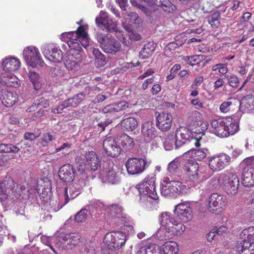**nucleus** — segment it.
I'll list each match as a JSON object with an SVG mask.
<instances>
[{"mask_svg": "<svg viewBox=\"0 0 254 254\" xmlns=\"http://www.w3.org/2000/svg\"><path fill=\"white\" fill-rule=\"evenodd\" d=\"M127 235L122 231L108 232L104 238L105 247L102 248V254H117L125 245Z\"/></svg>", "mask_w": 254, "mask_h": 254, "instance_id": "obj_1", "label": "nucleus"}, {"mask_svg": "<svg viewBox=\"0 0 254 254\" xmlns=\"http://www.w3.org/2000/svg\"><path fill=\"white\" fill-rule=\"evenodd\" d=\"M159 221L165 228L166 235L169 239L181 234L185 230V226L182 223L176 220L169 212H162L159 216Z\"/></svg>", "mask_w": 254, "mask_h": 254, "instance_id": "obj_2", "label": "nucleus"}, {"mask_svg": "<svg viewBox=\"0 0 254 254\" xmlns=\"http://www.w3.org/2000/svg\"><path fill=\"white\" fill-rule=\"evenodd\" d=\"M95 38L99 43L100 48L106 53L115 55L121 50V44L111 35L104 34L102 31H97L95 34Z\"/></svg>", "mask_w": 254, "mask_h": 254, "instance_id": "obj_3", "label": "nucleus"}, {"mask_svg": "<svg viewBox=\"0 0 254 254\" xmlns=\"http://www.w3.org/2000/svg\"><path fill=\"white\" fill-rule=\"evenodd\" d=\"M186 187L181 182L171 180L168 177H166L163 178L161 183V193L165 197H176L182 193Z\"/></svg>", "mask_w": 254, "mask_h": 254, "instance_id": "obj_4", "label": "nucleus"}, {"mask_svg": "<svg viewBox=\"0 0 254 254\" xmlns=\"http://www.w3.org/2000/svg\"><path fill=\"white\" fill-rule=\"evenodd\" d=\"M154 176H148L143 181L136 186L139 194L142 196H148L156 200L158 198L156 191Z\"/></svg>", "mask_w": 254, "mask_h": 254, "instance_id": "obj_5", "label": "nucleus"}, {"mask_svg": "<svg viewBox=\"0 0 254 254\" xmlns=\"http://www.w3.org/2000/svg\"><path fill=\"white\" fill-rule=\"evenodd\" d=\"M223 178L222 185L224 191L229 195H235L238 191L239 180L237 175L233 173L227 172L221 175Z\"/></svg>", "mask_w": 254, "mask_h": 254, "instance_id": "obj_6", "label": "nucleus"}, {"mask_svg": "<svg viewBox=\"0 0 254 254\" xmlns=\"http://www.w3.org/2000/svg\"><path fill=\"white\" fill-rule=\"evenodd\" d=\"M176 136V149L179 148L185 144L190 142L195 145L196 147L200 146L199 140L201 138L199 137L197 138L192 136V133L189 129L182 128L177 129L175 133Z\"/></svg>", "mask_w": 254, "mask_h": 254, "instance_id": "obj_7", "label": "nucleus"}, {"mask_svg": "<svg viewBox=\"0 0 254 254\" xmlns=\"http://www.w3.org/2000/svg\"><path fill=\"white\" fill-rule=\"evenodd\" d=\"M23 56L30 66L33 67L42 66L43 62L37 48L34 47L26 48L23 50Z\"/></svg>", "mask_w": 254, "mask_h": 254, "instance_id": "obj_8", "label": "nucleus"}, {"mask_svg": "<svg viewBox=\"0 0 254 254\" xmlns=\"http://www.w3.org/2000/svg\"><path fill=\"white\" fill-rule=\"evenodd\" d=\"M146 166V161L139 158H129L126 163L127 172L130 175H137L142 173Z\"/></svg>", "mask_w": 254, "mask_h": 254, "instance_id": "obj_9", "label": "nucleus"}, {"mask_svg": "<svg viewBox=\"0 0 254 254\" xmlns=\"http://www.w3.org/2000/svg\"><path fill=\"white\" fill-rule=\"evenodd\" d=\"M208 210L212 213H219L226 205V197L217 193L211 194L208 199Z\"/></svg>", "mask_w": 254, "mask_h": 254, "instance_id": "obj_10", "label": "nucleus"}, {"mask_svg": "<svg viewBox=\"0 0 254 254\" xmlns=\"http://www.w3.org/2000/svg\"><path fill=\"white\" fill-rule=\"evenodd\" d=\"M231 158L225 153H220L212 157L209 160V166L213 171H219L230 164Z\"/></svg>", "mask_w": 254, "mask_h": 254, "instance_id": "obj_11", "label": "nucleus"}, {"mask_svg": "<svg viewBox=\"0 0 254 254\" xmlns=\"http://www.w3.org/2000/svg\"><path fill=\"white\" fill-rule=\"evenodd\" d=\"M156 126L158 128L162 131H168L172 125V116L168 112L155 113Z\"/></svg>", "mask_w": 254, "mask_h": 254, "instance_id": "obj_12", "label": "nucleus"}, {"mask_svg": "<svg viewBox=\"0 0 254 254\" xmlns=\"http://www.w3.org/2000/svg\"><path fill=\"white\" fill-rule=\"evenodd\" d=\"M103 148L106 154L111 157L118 156L121 152V147L119 142L113 137H108L103 143Z\"/></svg>", "mask_w": 254, "mask_h": 254, "instance_id": "obj_13", "label": "nucleus"}, {"mask_svg": "<svg viewBox=\"0 0 254 254\" xmlns=\"http://www.w3.org/2000/svg\"><path fill=\"white\" fill-rule=\"evenodd\" d=\"M43 53L49 61L54 62H60L63 60L62 51L53 45H46L43 48Z\"/></svg>", "mask_w": 254, "mask_h": 254, "instance_id": "obj_14", "label": "nucleus"}, {"mask_svg": "<svg viewBox=\"0 0 254 254\" xmlns=\"http://www.w3.org/2000/svg\"><path fill=\"white\" fill-rule=\"evenodd\" d=\"M81 54L76 51H68L64 57V65L69 70L76 68L81 62Z\"/></svg>", "mask_w": 254, "mask_h": 254, "instance_id": "obj_15", "label": "nucleus"}, {"mask_svg": "<svg viewBox=\"0 0 254 254\" xmlns=\"http://www.w3.org/2000/svg\"><path fill=\"white\" fill-rule=\"evenodd\" d=\"M187 116L188 119V122L192 127H200L202 126L201 131L198 129L195 132L198 131L199 133H202L207 128V123L206 122H202L201 121L200 112L195 110H190L187 113Z\"/></svg>", "mask_w": 254, "mask_h": 254, "instance_id": "obj_16", "label": "nucleus"}, {"mask_svg": "<svg viewBox=\"0 0 254 254\" xmlns=\"http://www.w3.org/2000/svg\"><path fill=\"white\" fill-rule=\"evenodd\" d=\"M174 213L184 222H188L192 218V210L188 202L176 205Z\"/></svg>", "mask_w": 254, "mask_h": 254, "instance_id": "obj_17", "label": "nucleus"}, {"mask_svg": "<svg viewBox=\"0 0 254 254\" xmlns=\"http://www.w3.org/2000/svg\"><path fill=\"white\" fill-rule=\"evenodd\" d=\"M189 179L191 182L198 180L199 174L198 173V164L193 160H188L183 167Z\"/></svg>", "mask_w": 254, "mask_h": 254, "instance_id": "obj_18", "label": "nucleus"}, {"mask_svg": "<svg viewBox=\"0 0 254 254\" xmlns=\"http://www.w3.org/2000/svg\"><path fill=\"white\" fill-rule=\"evenodd\" d=\"M75 172V171L73 166L69 164H66L60 168L58 175L60 179L63 182L69 183L74 180Z\"/></svg>", "mask_w": 254, "mask_h": 254, "instance_id": "obj_19", "label": "nucleus"}, {"mask_svg": "<svg viewBox=\"0 0 254 254\" xmlns=\"http://www.w3.org/2000/svg\"><path fill=\"white\" fill-rule=\"evenodd\" d=\"M102 181L111 185H118L121 182V174L112 167L109 168L102 175Z\"/></svg>", "mask_w": 254, "mask_h": 254, "instance_id": "obj_20", "label": "nucleus"}, {"mask_svg": "<svg viewBox=\"0 0 254 254\" xmlns=\"http://www.w3.org/2000/svg\"><path fill=\"white\" fill-rule=\"evenodd\" d=\"M85 157L86 159L85 165L87 169L95 171L100 167V160L95 152L89 151L86 153Z\"/></svg>", "mask_w": 254, "mask_h": 254, "instance_id": "obj_21", "label": "nucleus"}, {"mask_svg": "<svg viewBox=\"0 0 254 254\" xmlns=\"http://www.w3.org/2000/svg\"><path fill=\"white\" fill-rule=\"evenodd\" d=\"M225 122V119H218L213 120L211 121V126L213 129V132L217 136L221 137H226L228 136V134L225 132V124H228Z\"/></svg>", "mask_w": 254, "mask_h": 254, "instance_id": "obj_22", "label": "nucleus"}, {"mask_svg": "<svg viewBox=\"0 0 254 254\" xmlns=\"http://www.w3.org/2000/svg\"><path fill=\"white\" fill-rule=\"evenodd\" d=\"M141 133L145 139L150 141L157 136V131L152 122H145L142 124Z\"/></svg>", "mask_w": 254, "mask_h": 254, "instance_id": "obj_23", "label": "nucleus"}, {"mask_svg": "<svg viewBox=\"0 0 254 254\" xmlns=\"http://www.w3.org/2000/svg\"><path fill=\"white\" fill-rule=\"evenodd\" d=\"M243 168L242 184L246 187H251L254 186V170L247 165Z\"/></svg>", "mask_w": 254, "mask_h": 254, "instance_id": "obj_24", "label": "nucleus"}, {"mask_svg": "<svg viewBox=\"0 0 254 254\" xmlns=\"http://www.w3.org/2000/svg\"><path fill=\"white\" fill-rule=\"evenodd\" d=\"M96 24L98 26H103L109 32L116 31V24L112 21H109V18L105 13H100L99 16L95 19Z\"/></svg>", "mask_w": 254, "mask_h": 254, "instance_id": "obj_25", "label": "nucleus"}, {"mask_svg": "<svg viewBox=\"0 0 254 254\" xmlns=\"http://www.w3.org/2000/svg\"><path fill=\"white\" fill-rule=\"evenodd\" d=\"M2 66L4 70L15 71L18 69L20 67V63L16 58H8L3 60Z\"/></svg>", "mask_w": 254, "mask_h": 254, "instance_id": "obj_26", "label": "nucleus"}, {"mask_svg": "<svg viewBox=\"0 0 254 254\" xmlns=\"http://www.w3.org/2000/svg\"><path fill=\"white\" fill-rule=\"evenodd\" d=\"M28 76L35 90H37L41 88L44 83V79L39 73L33 70H30Z\"/></svg>", "mask_w": 254, "mask_h": 254, "instance_id": "obj_27", "label": "nucleus"}, {"mask_svg": "<svg viewBox=\"0 0 254 254\" xmlns=\"http://www.w3.org/2000/svg\"><path fill=\"white\" fill-rule=\"evenodd\" d=\"M17 100V94L10 91H4L2 94V98L1 99L3 105L7 107L12 106Z\"/></svg>", "mask_w": 254, "mask_h": 254, "instance_id": "obj_28", "label": "nucleus"}, {"mask_svg": "<svg viewBox=\"0 0 254 254\" xmlns=\"http://www.w3.org/2000/svg\"><path fill=\"white\" fill-rule=\"evenodd\" d=\"M120 124L122 129L127 131H133L137 126V120L131 117L124 119L121 122Z\"/></svg>", "mask_w": 254, "mask_h": 254, "instance_id": "obj_29", "label": "nucleus"}, {"mask_svg": "<svg viewBox=\"0 0 254 254\" xmlns=\"http://www.w3.org/2000/svg\"><path fill=\"white\" fill-rule=\"evenodd\" d=\"M158 251V246L154 244L141 246L138 245L136 254H155Z\"/></svg>", "mask_w": 254, "mask_h": 254, "instance_id": "obj_30", "label": "nucleus"}, {"mask_svg": "<svg viewBox=\"0 0 254 254\" xmlns=\"http://www.w3.org/2000/svg\"><path fill=\"white\" fill-rule=\"evenodd\" d=\"M251 104H254V97L252 94H248L243 97L240 102V110L243 112L251 110Z\"/></svg>", "mask_w": 254, "mask_h": 254, "instance_id": "obj_31", "label": "nucleus"}, {"mask_svg": "<svg viewBox=\"0 0 254 254\" xmlns=\"http://www.w3.org/2000/svg\"><path fill=\"white\" fill-rule=\"evenodd\" d=\"M155 47V44L151 42L146 44L139 53V58L142 59L150 58L154 52Z\"/></svg>", "mask_w": 254, "mask_h": 254, "instance_id": "obj_32", "label": "nucleus"}, {"mask_svg": "<svg viewBox=\"0 0 254 254\" xmlns=\"http://www.w3.org/2000/svg\"><path fill=\"white\" fill-rule=\"evenodd\" d=\"M130 2L132 6L137 7L148 17L153 18L155 13L157 12L158 9H155L151 7H146L137 3L136 0H130Z\"/></svg>", "mask_w": 254, "mask_h": 254, "instance_id": "obj_33", "label": "nucleus"}, {"mask_svg": "<svg viewBox=\"0 0 254 254\" xmlns=\"http://www.w3.org/2000/svg\"><path fill=\"white\" fill-rule=\"evenodd\" d=\"M153 5H156L161 7L165 12L167 13L172 12L176 6L169 0H153Z\"/></svg>", "mask_w": 254, "mask_h": 254, "instance_id": "obj_34", "label": "nucleus"}, {"mask_svg": "<svg viewBox=\"0 0 254 254\" xmlns=\"http://www.w3.org/2000/svg\"><path fill=\"white\" fill-rule=\"evenodd\" d=\"M119 144L126 151L131 150L134 146L133 139L126 134H122L119 139Z\"/></svg>", "mask_w": 254, "mask_h": 254, "instance_id": "obj_35", "label": "nucleus"}, {"mask_svg": "<svg viewBox=\"0 0 254 254\" xmlns=\"http://www.w3.org/2000/svg\"><path fill=\"white\" fill-rule=\"evenodd\" d=\"M179 251L177 243L173 241L167 242L162 246L161 253L163 254H178Z\"/></svg>", "mask_w": 254, "mask_h": 254, "instance_id": "obj_36", "label": "nucleus"}, {"mask_svg": "<svg viewBox=\"0 0 254 254\" xmlns=\"http://www.w3.org/2000/svg\"><path fill=\"white\" fill-rule=\"evenodd\" d=\"M225 122L228 124H225V132L228 134V136L230 135H233L237 132L239 129V125L237 123L233 121L231 118H228L225 119Z\"/></svg>", "mask_w": 254, "mask_h": 254, "instance_id": "obj_37", "label": "nucleus"}, {"mask_svg": "<svg viewBox=\"0 0 254 254\" xmlns=\"http://www.w3.org/2000/svg\"><path fill=\"white\" fill-rule=\"evenodd\" d=\"M241 242L244 243L247 241H254V227H250L244 229L240 235Z\"/></svg>", "mask_w": 254, "mask_h": 254, "instance_id": "obj_38", "label": "nucleus"}, {"mask_svg": "<svg viewBox=\"0 0 254 254\" xmlns=\"http://www.w3.org/2000/svg\"><path fill=\"white\" fill-rule=\"evenodd\" d=\"M50 105V101L49 99L45 97H43L35 101L33 105L27 109L28 112L34 111L40 106L44 108H46Z\"/></svg>", "mask_w": 254, "mask_h": 254, "instance_id": "obj_39", "label": "nucleus"}, {"mask_svg": "<svg viewBox=\"0 0 254 254\" xmlns=\"http://www.w3.org/2000/svg\"><path fill=\"white\" fill-rule=\"evenodd\" d=\"M13 181L9 179L7 181H3L0 182V202H2L6 200L8 198L7 186L9 184H13Z\"/></svg>", "mask_w": 254, "mask_h": 254, "instance_id": "obj_40", "label": "nucleus"}, {"mask_svg": "<svg viewBox=\"0 0 254 254\" xmlns=\"http://www.w3.org/2000/svg\"><path fill=\"white\" fill-rule=\"evenodd\" d=\"M74 34H75V38L71 39L69 37L70 40L68 41L67 44L71 49L70 51H76L79 52L82 49L81 46L79 43L81 42V40H80V37L78 36V33L75 32Z\"/></svg>", "mask_w": 254, "mask_h": 254, "instance_id": "obj_41", "label": "nucleus"}, {"mask_svg": "<svg viewBox=\"0 0 254 254\" xmlns=\"http://www.w3.org/2000/svg\"><path fill=\"white\" fill-rule=\"evenodd\" d=\"M89 206H86L77 212L74 217V220L77 222H82L86 220L90 214Z\"/></svg>", "mask_w": 254, "mask_h": 254, "instance_id": "obj_42", "label": "nucleus"}, {"mask_svg": "<svg viewBox=\"0 0 254 254\" xmlns=\"http://www.w3.org/2000/svg\"><path fill=\"white\" fill-rule=\"evenodd\" d=\"M65 244L69 245V248L75 247L80 241V236L75 233L69 234L65 236Z\"/></svg>", "mask_w": 254, "mask_h": 254, "instance_id": "obj_43", "label": "nucleus"}, {"mask_svg": "<svg viewBox=\"0 0 254 254\" xmlns=\"http://www.w3.org/2000/svg\"><path fill=\"white\" fill-rule=\"evenodd\" d=\"M167 170L169 176H175L179 173V162L177 158L173 160L168 165Z\"/></svg>", "mask_w": 254, "mask_h": 254, "instance_id": "obj_44", "label": "nucleus"}, {"mask_svg": "<svg viewBox=\"0 0 254 254\" xmlns=\"http://www.w3.org/2000/svg\"><path fill=\"white\" fill-rule=\"evenodd\" d=\"M242 252L241 254H254V241H247V242H241Z\"/></svg>", "mask_w": 254, "mask_h": 254, "instance_id": "obj_45", "label": "nucleus"}, {"mask_svg": "<svg viewBox=\"0 0 254 254\" xmlns=\"http://www.w3.org/2000/svg\"><path fill=\"white\" fill-rule=\"evenodd\" d=\"M176 136L173 134H169L165 138L164 146L165 150H171L174 148L176 149Z\"/></svg>", "mask_w": 254, "mask_h": 254, "instance_id": "obj_46", "label": "nucleus"}, {"mask_svg": "<svg viewBox=\"0 0 254 254\" xmlns=\"http://www.w3.org/2000/svg\"><path fill=\"white\" fill-rule=\"evenodd\" d=\"M191 151V155L194 159L201 161L205 158L208 152V150L206 148H203L200 149H193Z\"/></svg>", "mask_w": 254, "mask_h": 254, "instance_id": "obj_47", "label": "nucleus"}, {"mask_svg": "<svg viewBox=\"0 0 254 254\" xmlns=\"http://www.w3.org/2000/svg\"><path fill=\"white\" fill-rule=\"evenodd\" d=\"M84 100L82 94L78 93L71 98L67 99L70 107L75 108L77 107Z\"/></svg>", "mask_w": 254, "mask_h": 254, "instance_id": "obj_48", "label": "nucleus"}, {"mask_svg": "<svg viewBox=\"0 0 254 254\" xmlns=\"http://www.w3.org/2000/svg\"><path fill=\"white\" fill-rule=\"evenodd\" d=\"M110 215L112 217L120 218L123 214V208L118 204H112L109 208Z\"/></svg>", "mask_w": 254, "mask_h": 254, "instance_id": "obj_49", "label": "nucleus"}, {"mask_svg": "<svg viewBox=\"0 0 254 254\" xmlns=\"http://www.w3.org/2000/svg\"><path fill=\"white\" fill-rule=\"evenodd\" d=\"M15 197L18 198L25 194V191L28 192V190H26L24 186H21L20 185L13 184V186L11 189Z\"/></svg>", "mask_w": 254, "mask_h": 254, "instance_id": "obj_50", "label": "nucleus"}, {"mask_svg": "<svg viewBox=\"0 0 254 254\" xmlns=\"http://www.w3.org/2000/svg\"><path fill=\"white\" fill-rule=\"evenodd\" d=\"M92 53L96 60L100 63L99 64L100 66L104 65L106 63V57L98 49L94 48Z\"/></svg>", "mask_w": 254, "mask_h": 254, "instance_id": "obj_51", "label": "nucleus"}, {"mask_svg": "<svg viewBox=\"0 0 254 254\" xmlns=\"http://www.w3.org/2000/svg\"><path fill=\"white\" fill-rule=\"evenodd\" d=\"M71 189L69 190L70 195H68V189L67 187L64 188V205H65L68 202L70 199H73L76 196H77L79 194V191H75L74 192L73 190L72 192H71Z\"/></svg>", "mask_w": 254, "mask_h": 254, "instance_id": "obj_52", "label": "nucleus"}, {"mask_svg": "<svg viewBox=\"0 0 254 254\" xmlns=\"http://www.w3.org/2000/svg\"><path fill=\"white\" fill-rule=\"evenodd\" d=\"M50 73L52 76L59 78L64 77V70L61 66H56L51 68Z\"/></svg>", "mask_w": 254, "mask_h": 254, "instance_id": "obj_53", "label": "nucleus"}, {"mask_svg": "<svg viewBox=\"0 0 254 254\" xmlns=\"http://www.w3.org/2000/svg\"><path fill=\"white\" fill-rule=\"evenodd\" d=\"M220 18V13L215 12L208 17V21L211 25H216L219 24L218 20Z\"/></svg>", "mask_w": 254, "mask_h": 254, "instance_id": "obj_54", "label": "nucleus"}, {"mask_svg": "<svg viewBox=\"0 0 254 254\" xmlns=\"http://www.w3.org/2000/svg\"><path fill=\"white\" fill-rule=\"evenodd\" d=\"M98 122L97 126L101 128L100 131H103L105 129L106 127L112 123V120L109 119H96Z\"/></svg>", "mask_w": 254, "mask_h": 254, "instance_id": "obj_55", "label": "nucleus"}, {"mask_svg": "<svg viewBox=\"0 0 254 254\" xmlns=\"http://www.w3.org/2000/svg\"><path fill=\"white\" fill-rule=\"evenodd\" d=\"M55 139V138L49 132H45L43 134L41 142V144L43 146H46L50 141Z\"/></svg>", "mask_w": 254, "mask_h": 254, "instance_id": "obj_56", "label": "nucleus"}, {"mask_svg": "<svg viewBox=\"0 0 254 254\" xmlns=\"http://www.w3.org/2000/svg\"><path fill=\"white\" fill-rule=\"evenodd\" d=\"M76 32H77L78 33V36L80 37V40H81V42H79L80 44V46L82 47H84L85 48L88 46L87 42L86 40H85V42H83L84 38L86 37V35H87L86 33H84L83 30L80 28V27H78Z\"/></svg>", "mask_w": 254, "mask_h": 254, "instance_id": "obj_57", "label": "nucleus"}, {"mask_svg": "<svg viewBox=\"0 0 254 254\" xmlns=\"http://www.w3.org/2000/svg\"><path fill=\"white\" fill-rule=\"evenodd\" d=\"M200 57V55H195L191 57H187L185 60L188 62L189 64L191 65H193L198 64L199 63L201 60Z\"/></svg>", "mask_w": 254, "mask_h": 254, "instance_id": "obj_58", "label": "nucleus"}, {"mask_svg": "<svg viewBox=\"0 0 254 254\" xmlns=\"http://www.w3.org/2000/svg\"><path fill=\"white\" fill-rule=\"evenodd\" d=\"M197 2L198 3L199 5H195L194 4H193L194 8L197 9L198 11H202L204 13H207L210 11L209 9L205 8V7L204 5L203 0H197Z\"/></svg>", "mask_w": 254, "mask_h": 254, "instance_id": "obj_59", "label": "nucleus"}, {"mask_svg": "<svg viewBox=\"0 0 254 254\" xmlns=\"http://www.w3.org/2000/svg\"><path fill=\"white\" fill-rule=\"evenodd\" d=\"M228 79L229 85L232 87H237L239 84V80L236 75H233L230 76L226 75Z\"/></svg>", "mask_w": 254, "mask_h": 254, "instance_id": "obj_60", "label": "nucleus"}, {"mask_svg": "<svg viewBox=\"0 0 254 254\" xmlns=\"http://www.w3.org/2000/svg\"><path fill=\"white\" fill-rule=\"evenodd\" d=\"M222 174H220L218 176L212 178L210 181V183L212 185L213 188H217L220 184L221 181L223 182V178L221 176Z\"/></svg>", "mask_w": 254, "mask_h": 254, "instance_id": "obj_61", "label": "nucleus"}, {"mask_svg": "<svg viewBox=\"0 0 254 254\" xmlns=\"http://www.w3.org/2000/svg\"><path fill=\"white\" fill-rule=\"evenodd\" d=\"M114 106L116 108L117 112L125 110L128 107V103L125 101H120L119 102L114 103Z\"/></svg>", "mask_w": 254, "mask_h": 254, "instance_id": "obj_62", "label": "nucleus"}, {"mask_svg": "<svg viewBox=\"0 0 254 254\" xmlns=\"http://www.w3.org/2000/svg\"><path fill=\"white\" fill-rule=\"evenodd\" d=\"M232 103L230 101L223 102L220 106V110L223 113H227L230 111V106Z\"/></svg>", "mask_w": 254, "mask_h": 254, "instance_id": "obj_63", "label": "nucleus"}, {"mask_svg": "<svg viewBox=\"0 0 254 254\" xmlns=\"http://www.w3.org/2000/svg\"><path fill=\"white\" fill-rule=\"evenodd\" d=\"M243 165H247L249 167L254 170V156L247 158L244 160L242 162Z\"/></svg>", "mask_w": 254, "mask_h": 254, "instance_id": "obj_64", "label": "nucleus"}]
</instances>
